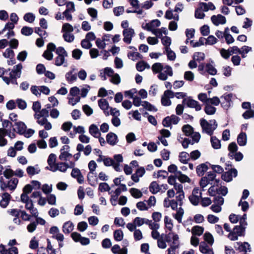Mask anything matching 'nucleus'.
Returning a JSON list of instances; mask_svg holds the SVG:
<instances>
[{"label": "nucleus", "instance_id": "nucleus-58", "mask_svg": "<svg viewBox=\"0 0 254 254\" xmlns=\"http://www.w3.org/2000/svg\"><path fill=\"white\" fill-rule=\"evenodd\" d=\"M211 168L213 170L214 173H217L218 174H222L224 172V169L220 165H211Z\"/></svg>", "mask_w": 254, "mask_h": 254}, {"label": "nucleus", "instance_id": "nucleus-57", "mask_svg": "<svg viewBox=\"0 0 254 254\" xmlns=\"http://www.w3.org/2000/svg\"><path fill=\"white\" fill-rule=\"evenodd\" d=\"M184 211L182 207H180L177 210V213L175 215V218L177 220L179 223L182 222V218L184 214Z\"/></svg>", "mask_w": 254, "mask_h": 254}, {"label": "nucleus", "instance_id": "nucleus-12", "mask_svg": "<svg viewBox=\"0 0 254 254\" xmlns=\"http://www.w3.org/2000/svg\"><path fill=\"white\" fill-rule=\"evenodd\" d=\"M211 20L212 22L216 26H218L220 24H224L226 22L225 17L221 14L212 15L211 17Z\"/></svg>", "mask_w": 254, "mask_h": 254}, {"label": "nucleus", "instance_id": "nucleus-34", "mask_svg": "<svg viewBox=\"0 0 254 254\" xmlns=\"http://www.w3.org/2000/svg\"><path fill=\"white\" fill-rule=\"evenodd\" d=\"M22 67L23 66L22 64L19 63L18 64L14 66L11 71L14 73V74H15L17 77H20L21 74V70Z\"/></svg>", "mask_w": 254, "mask_h": 254}, {"label": "nucleus", "instance_id": "nucleus-39", "mask_svg": "<svg viewBox=\"0 0 254 254\" xmlns=\"http://www.w3.org/2000/svg\"><path fill=\"white\" fill-rule=\"evenodd\" d=\"M202 193L200 192L199 196H194L192 195H190L189 198L190 201V202L193 205H197L198 204V203L199 202V199L200 198H201Z\"/></svg>", "mask_w": 254, "mask_h": 254}, {"label": "nucleus", "instance_id": "nucleus-13", "mask_svg": "<svg viewBox=\"0 0 254 254\" xmlns=\"http://www.w3.org/2000/svg\"><path fill=\"white\" fill-rule=\"evenodd\" d=\"M16 127L13 128V130L19 133V134H22L27 128V127L25 124L21 121L16 122L14 125Z\"/></svg>", "mask_w": 254, "mask_h": 254}, {"label": "nucleus", "instance_id": "nucleus-30", "mask_svg": "<svg viewBox=\"0 0 254 254\" xmlns=\"http://www.w3.org/2000/svg\"><path fill=\"white\" fill-rule=\"evenodd\" d=\"M176 177L182 183L190 182V179L186 175L182 174L181 171L175 173Z\"/></svg>", "mask_w": 254, "mask_h": 254}, {"label": "nucleus", "instance_id": "nucleus-5", "mask_svg": "<svg viewBox=\"0 0 254 254\" xmlns=\"http://www.w3.org/2000/svg\"><path fill=\"white\" fill-rule=\"evenodd\" d=\"M173 75V70L172 67L169 65H165L163 67V65L160 63V79L165 80L168 76H172Z\"/></svg>", "mask_w": 254, "mask_h": 254}, {"label": "nucleus", "instance_id": "nucleus-63", "mask_svg": "<svg viewBox=\"0 0 254 254\" xmlns=\"http://www.w3.org/2000/svg\"><path fill=\"white\" fill-rule=\"evenodd\" d=\"M165 226L169 231H171L173 228V225L172 220L168 216H165L164 219Z\"/></svg>", "mask_w": 254, "mask_h": 254}, {"label": "nucleus", "instance_id": "nucleus-3", "mask_svg": "<svg viewBox=\"0 0 254 254\" xmlns=\"http://www.w3.org/2000/svg\"><path fill=\"white\" fill-rule=\"evenodd\" d=\"M245 228L236 225L233 229L232 231L228 234V238L231 241L237 240L239 236H245Z\"/></svg>", "mask_w": 254, "mask_h": 254}, {"label": "nucleus", "instance_id": "nucleus-33", "mask_svg": "<svg viewBox=\"0 0 254 254\" xmlns=\"http://www.w3.org/2000/svg\"><path fill=\"white\" fill-rule=\"evenodd\" d=\"M210 141L212 146L213 148L218 149L221 148L220 140H219L216 136H212L211 137Z\"/></svg>", "mask_w": 254, "mask_h": 254}, {"label": "nucleus", "instance_id": "nucleus-62", "mask_svg": "<svg viewBox=\"0 0 254 254\" xmlns=\"http://www.w3.org/2000/svg\"><path fill=\"white\" fill-rule=\"evenodd\" d=\"M217 39L213 35H210L206 39L205 45H213L216 43Z\"/></svg>", "mask_w": 254, "mask_h": 254}, {"label": "nucleus", "instance_id": "nucleus-32", "mask_svg": "<svg viewBox=\"0 0 254 254\" xmlns=\"http://www.w3.org/2000/svg\"><path fill=\"white\" fill-rule=\"evenodd\" d=\"M161 40L162 44L164 46V49H168L170 48L171 44V39L170 37L165 36L160 38Z\"/></svg>", "mask_w": 254, "mask_h": 254}, {"label": "nucleus", "instance_id": "nucleus-55", "mask_svg": "<svg viewBox=\"0 0 254 254\" xmlns=\"http://www.w3.org/2000/svg\"><path fill=\"white\" fill-rule=\"evenodd\" d=\"M227 193L228 189L226 187L220 186V187H217V194L225 196Z\"/></svg>", "mask_w": 254, "mask_h": 254}, {"label": "nucleus", "instance_id": "nucleus-1", "mask_svg": "<svg viewBox=\"0 0 254 254\" xmlns=\"http://www.w3.org/2000/svg\"><path fill=\"white\" fill-rule=\"evenodd\" d=\"M200 124L202 131L209 135L213 134L214 130L217 128L218 126L215 120H210L208 122L206 120L201 119L200 121Z\"/></svg>", "mask_w": 254, "mask_h": 254}, {"label": "nucleus", "instance_id": "nucleus-51", "mask_svg": "<svg viewBox=\"0 0 254 254\" xmlns=\"http://www.w3.org/2000/svg\"><path fill=\"white\" fill-rule=\"evenodd\" d=\"M40 170L36 169L33 166H28L26 169V172L29 176H33L35 174H38Z\"/></svg>", "mask_w": 254, "mask_h": 254}, {"label": "nucleus", "instance_id": "nucleus-48", "mask_svg": "<svg viewBox=\"0 0 254 254\" xmlns=\"http://www.w3.org/2000/svg\"><path fill=\"white\" fill-rule=\"evenodd\" d=\"M204 239L208 244L212 245L214 243V239L212 235L209 232H206L204 236Z\"/></svg>", "mask_w": 254, "mask_h": 254}, {"label": "nucleus", "instance_id": "nucleus-27", "mask_svg": "<svg viewBox=\"0 0 254 254\" xmlns=\"http://www.w3.org/2000/svg\"><path fill=\"white\" fill-rule=\"evenodd\" d=\"M207 170V165L205 163H202L197 166L196 171L198 176H202Z\"/></svg>", "mask_w": 254, "mask_h": 254}, {"label": "nucleus", "instance_id": "nucleus-40", "mask_svg": "<svg viewBox=\"0 0 254 254\" xmlns=\"http://www.w3.org/2000/svg\"><path fill=\"white\" fill-rule=\"evenodd\" d=\"M72 73V71H70L65 74V78L68 83H72L77 79L76 75Z\"/></svg>", "mask_w": 254, "mask_h": 254}, {"label": "nucleus", "instance_id": "nucleus-19", "mask_svg": "<svg viewBox=\"0 0 254 254\" xmlns=\"http://www.w3.org/2000/svg\"><path fill=\"white\" fill-rule=\"evenodd\" d=\"M114 169L117 172L121 171L120 167V163L123 162V158L121 154H116L114 156Z\"/></svg>", "mask_w": 254, "mask_h": 254}, {"label": "nucleus", "instance_id": "nucleus-31", "mask_svg": "<svg viewBox=\"0 0 254 254\" xmlns=\"http://www.w3.org/2000/svg\"><path fill=\"white\" fill-rule=\"evenodd\" d=\"M89 131L94 137H98L100 134L97 126L94 124H92L89 127Z\"/></svg>", "mask_w": 254, "mask_h": 254}, {"label": "nucleus", "instance_id": "nucleus-10", "mask_svg": "<svg viewBox=\"0 0 254 254\" xmlns=\"http://www.w3.org/2000/svg\"><path fill=\"white\" fill-rule=\"evenodd\" d=\"M152 216L154 222L144 218V223L148 224L150 229L158 228L159 225L156 222L159 221V212H154Z\"/></svg>", "mask_w": 254, "mask_h": 254}, {"label": "nucleus", "instance_id": "nucleus-7", "mask_svg": "<svg viewBox=\"0 0 254 254\" xmlns=\"http://www.w3.org/2000/svg\"><path fill=\"white\" fill-rule=\"evenodd\" d=\"M237 175V170L235 168H231L222 174L221 178L226 182H230L232 181L233 177H236Z\"/></svg>", "mask_w": 254, "mask_h": 254}, {"label": "nucleus", "instance_id": "nucleus-8", "mask_svg": "<svg viewBox=\"0 0 254 254\" xmlns=\"http://www.w3.org/2000/svg\"><path fill=\"white\" fill-rule=\"evenodd\" d=\"M174 97V93L170 90H166L161 98V104L165 106H168L171 104V101L170 98H173Z\"/></svg>", "mask_w": 254, "mask_h": 254}, {"label": "nucleus", "instance_id": "nucleus-2", "mask_svg": "<svg viewBox=\"0 0 254 254\" xmlns=\"http://www.w3.org/2000/svg\"><path fill=\"white\" fill-rule=\"evenodd\" d=\"M18 183V180L17 178H13L8 181L7 183H5L2 177H1L0 179V189L2 191H5L8 188L10 190L13 191L16 189Z\"/></svg>", "mask_w": 254, "mask_h": 254}, {"label": "nucleus", "instance_id": "nucleus-9", "mask_svg": "<svg viewBox=\"0 0 254 254\" xmlns=\"http://www.w3.org/2000/svg\"><path fill=\"white\" fill-rule=\"evenodd\" d=\"M134 34V31L132 28H129L128 29H124L123 32L124 42L128 44H130Z\"/></svg>", "mask_w": 254, "mask_h": 254}, {"label": "nucleus", "instance_id": "nucleus-54", "mask_svg": "<svg viewBox=\"0 0 254 254\" xmlns=\"http://www.w3.org/2000/svg\"><path fill=\"white\" fill-rule=\"evenodd\" d=\"M16 103L17 105L18 108L21 110H24L27 107L26 102L21 99H17L16 100Z\"/></svg>", "mask_w": 254, "mask_h": 254}, {"label": "nucleus", "instance_id": "nucleus-28", "mask_svg": "<svg viewBox=\"0 0 254 254\" xmlns=\"http://www.w3.org/2000/svg\"><path fill=\"white\" fill-rule=\"evenodd\" d=\"M74 225L70 221L64 223L63 226V231L65 234L70 233L73 229Z\"/></svg>", "mask_w": 254, "mask_h": 254}, {"label": "nucleus", "instance_id": "nucleus-64", "mask_svg": "<svg viewBox=\"0 0 254 254\" xmlns=\"http://www.w3.org/2000/svg\"><path fill=\"white\" fill-rule=\"evenodd\" d=\"M63 38L66 42L69 43L72 42L74 39V35L69 33H64L63 34Z\"/></svg>", "mask_w": 254, "mask_h": 254}, {"label": "nucleus", "instance_id": "nucleus-6", "mask_svg": "<svg viewBox=\"0 0 254 254\" xmlns=\"http://www.w3.org/2000/svg\"><path fill=\"white\" fill-rule=\"evenodd\" d=\"M182 103L186 105L188 107L195 108L196 111H199L201 109V107L198 102L191 98L190 97L184 99Z\"/></svg>", "mask_w": 254, "mask_h": 254}, {"label": "nucleus", "instance_id": "nucleus-44", "mask_svg": "<svg viewBox=\"0 0 254 254\" xmlns=\"http://www.w3.org/2000/svg\"><path fill=\"white\" fill-rule=\"evenodd\" d=\"M182 131L186 135L189 136L193 133V128L189 125H186L183 127Z\"/></svg>", "mask_w": 254, "mask_h": 254}, {"label": "nucleus", "instance_id": "nucleus-60", "mask_svg": "<svg viewBox=\"0 0 254 254\" xmlns=\"http://www.w3.org/2000/svg\"><path fill=\"white\" fill-rule=\"evenodd\" d=\"M3 56L6 58H14V51L11 48H7L6 49L5 51L3 53Z\"/></svg>", "mask_w": 254, "mask_h": 254}, {"label": "nucleus", "instance_id": "nucleus-46", "mask_svg": "<svg viewBox=\"0 0 254 254\" xmlns=\"http://www.w3.org/2000/svg\"><path fill=\"white\" fill-rule=\"evenodd\" d=\"M129 191L131 195L134 198H140L142 195L141 191L135 188L130 189Z\"/></svg>", "mask_w": 254, "mask_h": 254}, {"label": "nucleus", "instance_id": "nucleus-42", "mask_svg": "<svg viewBox=\"0 0 254 254\" xmlns=\"http://www.w3.org/2000/svg\"><path fill=\"white\" fill-rule=\"evenodd\" d=\"M163 53H166L168 60L170 61H174L176 59V54L174 51L171 50L170 48H169L168 50L165 49Z\"/></svg>", "mask_w": 254, "mask_h": 254}, {"label": "nucleus", "instance_id": "nucleus-11", "mask_svg": "<svg viewBox=\"0 0 254 254\" xmlns=\"http://www.w3.org/2000/svg\"><path fill=\"white\" fill-rule=\"evenodd\" d=\"M50 233L52 235V238L57 241H64V235L60 232V230L57 226L51 227Z\"/></svg>", "mask_w": 254, "mask_h": 254}, {"label": "nucleus", "instance_id": "nucleus-52", "mask_svg": "<svg viewBox=\"0 0 254 254\" xmlns=\"http://www.w3.org/2000/svg\"><path fill=\"white\" fill-rule=\"evenodd\" d=\"M66 57L67 56L58 55L55 60V65L57 66H61L65 62V57Z\"/></svg>", "mask_w": 254, "mask_h": 254}, {"label": "nucleus", "instance_id": "nucleus-53", "mask_svg": "<svg viewBox=\"0 0 254 254\" xmlns=\"http://www.w3.org/2000/svg\"><path fill=\"white\" fill-rule=\"evenodd\" d=\"M111 188L106 183H101L99 185L98 190L101 191H109Z\"/></svg>", "mask_w": 254, "mask_h": 254}, {"label": "nucleus", "instance_id": "nucleus-43", "mask_svg": "<svg viewBox=\"0 0 254 254\" xmlns=\"http://www.w3.org/2000/svg\"><path fill=\"white\" fill-rule=\"evenodd\" d=\"M206 71L210 74L214 75L217 73L216 69L210 63H208L205 65Z\"/></svg>", "mask_w": 254, "mask_h": 254}, {"label": "nucleus", "instance_id": "nucleus-20", "mask_svg": "<svg viewBox=\"0 0 254 254\" xmlns=\"http://www.w3.org/2000/svg\"><path fill=\"white\" fill-rule=\"evenodd\" d=\"M199 251L205 254H214L212 249L210 248L207 244L204 242H201L199 246Z\"/></svg>", "mask_w": 254, "mask_h": 254}, {"label": "nucleus", "instance_id": "nucleus-17", "mask_svg": "<svg viewBox=\"0 0 254 254\" xmlns=\"http://www.w3.org/2000/svg\"><path fill=\"white\" fill-rule=\"evenodd\" d=\"M25 208L30 211V213L33 217H37L39 215L37 209L34 207L33 202L32 200L25 203Z\"/></svg>", "mask_w": 254, "mask_h": 254}, {"label": "nucleus", "instance_id": "nucleus-26", "mask_svg": "<svg viewBox=\"0 0 254 254\" xmlns=\"http://www.w3.org/2000/svg\"><path fill=\"white\" fill-rule=\"evenodd\" d=\"M220 180L215 179V183L214 185L209 188L208 190L209 194L211 196H215L217 194V187H219Z\"/></svg>", "mask_w": 254, "mask_h": 254}, {"label": "nucleus", "instance_id": "nucleus-38", "mask_svg": "<svg viewBox=\"0 0 254 254\" xmlns=\"http://www.w3.org/2000/svg\"><path fill=\"white\" fill-rule=\"evenodd\" d=\"M127 57L129 59L133 61H136L139 59H142L143 58V56L137 52H129L127 54Z\"/></svg>", "mask_w": 254, "mask_h": 254}, {"label": "nucleus", "instance_id": "nucleus-56", "mask_svg": "<svg viewBox=\"0 0 254 254\" xmlns=\"http://www.w3.org/2000/svg\"><path fill=\"white\" fill-rule=\"evenodd\" d=\"M73 31V28L69 23H66L63 24L62 31L65 33L71 32Z\"/></svg>", "mask_w": 254, "mask_h": 254}, {"label": "nucleus", "instance_id": "nucleus-14", "mask_svg": "<svg viewBox=\"0 0 254 254\" xmlns=\"http://www.w3.org/2000/svg\"><path fill=\"white\" fill-rule=\"evenodd\" d=\"M9 77H2L3 80L6 83L7 85L11 83L12 84L17 85V79L19 77H17L15 74H14L12 72L10 71L9 73Z\"/></svg>", "mask_w": 254, "mask_h": 254}, {"label": "nucleus", "instance_id": "nucleus-35", "mask_svg": "<svg viewBox=\"0 0 254 254\" xmlns=\"http://www.w3.org/2000/svg\"><path fill=\"white\" fill-rule=\"evenodd\" d=\"M204 110L206 114L208 115H212L215 113L216 111V108L212 106L211 105L206 103L205 104Z\"/></svg>", "mask_w": 254, "mask_h": 254}, {"label": "nucleus", "instance_id": "nucleus-4", "mask_svg": "<svg viewBox=\"0 0 254 254\" xmlns=\"http://www.w3.org/2000/svg\"><path fill=\"white\" fill-rule=\"evenodd\" d=\"M159 20L158 19L153 20L150 22L146 23L145 25H142V27L149 31H151L156 37L158 36L159 29Z\"/></svg>", "mask_w": 254, "mask_h": 254}, {"label": "nucleus", "instance_id": "nucleus-36", "mask_svg": "<svg viewBox=\"0 0 254 254\" xmlns=\"http://www.w3.org/2000/svg\"><path fill=\"white\" fill-rule=\"evenodd\" d=\"M180 161L184 164H187L190 159V156L186 152H182L179 155Z\"/></svg>", "mask_w": 254, "mask_h": 254}, {"label": "nucleus", "instance_id": "nucleus-24", "mask_svg": "<svg viewBox=\"0 0 254 254\" xmlns=\"http://www.w3.org/2000/svg\"><path fill=\"white\" fill-rule=\"evenodd\" d=\"M56 155L55 154L51 153L48 157L47 162L48 165H49V167H47L46 168L49 169L50 171L52 170V168H54L57 163H56Z\"/></svg>", "mask_w": 254, "mask_h": 254}, {"label": "nucleus", "instance_id": "nucleus-18", "mask_svg": "<svg viewBox=\"0 0 254 254\" xmlns=\"http://www.w3.org/2000/svg\"><path fill=\"white\" fill-rule=\"evenodd\" d=\"M237 244L239 246L238 248L235 247L237 250L240 252H247L248 251L251 252V247L250 244L248 242H237Z\"/></svg>", "mask_w": 254, "mask_h": 254}, {"label": "nucleus", "instance_id": "nucleus-15", "mask_svg": "<svg viewBox=\"0 0 254 254\" xmlns=\"http://www.w3.org/2000/svg\"><path fill=\"white\" fill-rule=\"evenodd\" d=\"M97 167V164L96 162L91 160L88 163V168L90 170L89 173L87 175V180L89 182V183L90 185L93 186L94 184L91 183V180H90V177H93V173L95 171L96 168Z\"/></svg>", "mask_w": 254, "mask_h": 254}, {"label": "nucleus", "instance_id": "nucleus-21", "mask_svg": "<svg viewBox=\"0 0 254 254\" xmlns=\"http://www.w3.org/2000/svg\"><path fill=\"white\" fill-rule=\"evenodd\" d=\"M2 199L0 201V206L3 208H5L8 204L11 196L7 192H4L1 195Z\"/></svg>", "mask_w": 254, "mask_h": 254}, {"label": "nucleus", "instance_id": "nucleus-29", "mask_svg": "<svg viewBox=\"0 0 254 254\" xmlns=\"http://www.w3.org/2000/svg\"><path fill=\"white\" fill-rule=\"evenodd\" d=\"M237 142L240 146H245L247 143V135L246 133L242 132L237 137Z\"/></svg>", "mask_w": 254, "mask_h": 254}, {"label": "nucleus", "instance_id": "nucleus-23", "mask_svg": "<svg viewBox=\"0 0 254 254\" xmlns=\"http://www.w3.org/2000/svg\"><path fill=\"white\" fill-rule=\"evenodd\" d=\"M8 134V129L0 128V146H4L7 143V140L5 136Z\"/></svg>", "mask_w": 254, "mask_h": 254}, {"label": "nucleus", "instance_id": "nucleus-22", "mask_svg": "<svg viewBox=\"0 0 254 254\" xmlns=\"http://www.w3.org/2000/svg\"><path fill=\"white\" fill-rule=\"evenodd\" d=\"M68 168V164L65 162H59L54 168H52V172H56L59 170L62 172H65Z\"/></svg>", "mask_w": 254, "mask_h": 254}, {"label": "nucleus", "instance_id": "nucleus-61", "mask_svg": "<svg viewBox=\"0 0 254 254\" xmlns=\"http://www.w3.org/2000/svg\"><path fill=\"white\" fill-rule=\"evenodd\" d=\"M177 195L176 196V200L180 206H182L183 204V199L185 198L184 192H182L181 193H176Z\"/></svg>", "mask_w": 254, "mask_h": 254}, {"label": "nucleus", "instance_id": "nucleus-50", "mask_svg": "<svg viewBox=\"0 0 254 254\" xmlns=\"http://www.w3.org/2000/svg\"><path fill=\"white\" fill-rule=\"evenodd\" d=\"M149 189L152 193H156L159 191V185L156 182H153L149 186Z\"/></svg>", "mask_w": 254, "mask_h": 254}, {"label": "nucleus", "instance_id": "nucleus-25", "mask_svg": "<svg viewBox=\"0 0 254 254\" xmlns=\"http://www.w3.org/2000/svg\"><path fill=\"white\" fill-rule=\"evenodd\" d=\"M117 135L112 132H109L106 136L107 142L111 145H114L117 143Z\"/></svg>", "mask_w": 254, "mask_h": 254}, {"label": "nucleus", "instance_id": "nucleus-59", "mask_svg": "<svg viewBox=\"0 0 254 254\" xmlns=\"http://www.w3.org/2000/svg\"><path fill=\"white\" fill-rule=\"evenodd\" d=\"M72 157V154L66 151H64L61 153L59 156V159L62 161H66L68 157Z\"/></svg>", "mask_w": 254, "mask_h": 254}, {"label": "nucleus", "instance_id": "nucleus-49", "mask_svg": "<svg viewBox=\"0 0 254 254\" xmlns=\"http://www.w3.org/2000/svg\"><path fill=\"white\" fill-rule=\"evenodd\" d=\"M114 237L116 241H120L123 238V232L120 230H116L114 233Z\"/></svg>", "mask_w": 254, "mask_h": 254}, {"label": "nucleus", "instance_id": "nucleus-37", "mask_svg": "<svg viewBox=\"0 0 254 254\" xmlns=\"http://www.w3.org/2000/svg\"><path fill=\"white\" fill-rule=\"evenodd\" d=\"M204 231L203 227L199 226H195L191 229L192 234L194 235L200 236Z\"/></svg>", "mask_w": 254, "mask_h": 254}, {"label": "nucleus", "instance_id": "nucleus-41", "mask_svg": "<svg viewBox=\"0 0 254 254\" xmlns=\"http://www.w3.org/2000/svg\"><path fill=\"white\" fill-rule=\"evenodd\" d=\"M205 59V55L202 52H195L193 55V59L198 63L203 61Z\"/></svg>", "mask_w": 254, "mask_h": 254}, {"label": "nucleus", "instance_id": "nucleus-45", "mask_svg": "<svg viewBox=\"0 0 254 254\" xmlns=\"http://www.w3.org/2000/svg\"><path fill=\"white\" fill-rule=\"evenodd\" d=\"M33 28L28 26H24L21 30V34L25 36H30L33 33Z\"/></svg>", "mask_w": 254, "mask_h": 254}, {"label": "nucleus", "instance_id": "nucleus-16", "mask_svg": "<svg viewBox=\"0 0 254 254\" xmlns=\"http://www.w3.org/2000/svg\"><path fill=\"white\" fill-rule=\"evenodd\" d=\"M98 105L101 109L104 111L106 116L109 115V112L108 111L110 108L108 101L105 99H101L98 101Z\"/></svg>", "mask_w": 254, "mask_h": 254}, {"label": "nucleus", "instance_id": "nucleus-47", "mask_svg": "<svg viewBox=\"0 0 254 254\" xmlns=\"http://www.w3.org/2000/svg\"><path fill=\"white\" fill-rule=\"evenodd\" d=\"M23 19L25 21L29 22L32 23L35 19L34 14L31 12L26 13L23 16Z\"/></svg>", "mask_w": 254, "mask_h": 254}]
</instances>
